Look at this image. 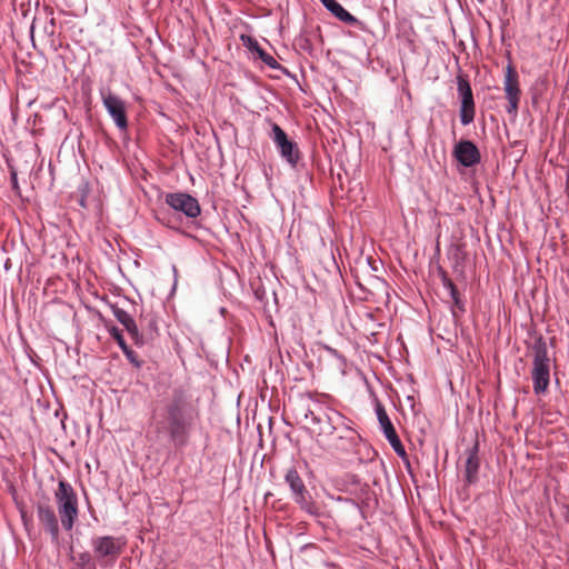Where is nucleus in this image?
Wrapping results in <instances>:
<instances>
[{
    "label": "nucleus",
    "instance_id": "obj_5",
    "mask_svg": "<svg viewBox=\"0 0 569 569\" xmlns=\"http://www.w3.org/2000/svg\"><path fill=\"white\" fill-rule=\"evenodd\" d=\"M284 482L289 486L292 500L301 510L310 516L318 517L320 508L313 500L311 493L307 489L302 478L295 467L287 469L284 473Z\"/></svg>",
    "mask_w": 569,
    "mask_h": 569
},
{
    "label": "nucleus",
    "instance_id": "obj_23",
    "mask_svg": "<svg viewBox=\"0 0 569 569\" xmlns=\"http://www.w3.org/2000/svg\"><path fill=\"white\" fill-rule=\"evenodd\" d=\"M256 47H257V53L259 56V58L268 66L270 67L271 69H278L280 67V64L277 62V60L270 56L269 53H267L264 50H262L258 43H256Z\"/></svg>",
    "mask_w": 569,
    "mask_h": 569
},
{
    "label": "nucleus",
    "instance_id": "obj_20",
    "mask_svg": "<svg viewBox=\"0 0 569 569\" xmlns=\"http://www.w3.org/2000/svg\"><path fill=\"white\" fill-rule=\"evenodd\" d=\"M96 559L87 551L78 553L73 557L74 566L77 569H97Z\"/></svg>",
    "mask_w": 569,
    "mask_h": 569
},
{
    "label": "nucleus",
    "instance_id": "obj_27",
    "mask_svg": "<svg viewBox=\"0 0 569 569\" xmlns=\"http://www.w3.org/2000/svg\"><path fill=\"white\" fill-rule=\"evenodd\" d=\"M328 350H329V352H330L331 355H333L335 357H337V358H339V359L341 358V356L339 355V352H338L336 349L328 348Z\"/></svg>",
    "mask_w": 569,
    "mask_h": 569
},
{
    "label": "nucleus",
    "instance_id": "obj_10",
    "mask_svg": "<svg viewBox=\"0 0 569 569\" xmlns=\"http://www.w3.org/2000/svg\"><path fill=\"white\" fill-rule=\"evenodd\" d=\"M503 90H505L506 99L508 100V106L506 107V111L509 114L516 116L518 112V107H519L520 89H519L518 74L511 64H508L506 68V73H505V79H503Z\"/></svg>",
    "mask_w": 569,
    "mask_h": 569
},
{
    "label": "nucleus",
    "instance_id": "obj_18",
    "mask_svg": "<svg viewBox=\"0 0 569 569\" xmlns=\"http://www.w3.org/2000/svg\"><path fill=\"white\" fill-rule=\"evenodd\" d=\"M479 458H478V446L476 445L472 449L469 450L468 457L466 460V480L469 483H473L478 479L479 472Z\"/></svg>",
    "mask_w": 569,
    "mask_h": 569
},
{
    "label": "nucleus",
    "instance_id": "obj_26",
    "mask_svg": "<svg viewBox=\"0 0 569 569\" xmlns=\"http://www.w3.org/2000/svg\"><path fill=\"white\" fill-rule=\"evenodd\" d=\"M242 40L243 42L252 50H254L257 52V47H256V43H258L256 40H253L251 37H247L244 39V37H242Z\"/></svg>",
    "mask_w": 569,
    "mask_h": 569
},
{
    "label": "nucleus",
    "instance_id": "obj_13",
    "mask_svg": "<svg viewBox=\"0 0 569 569\" xmlns=\"http://www.w3.org/2000/svg\"><path fill=\"white\" fill-rule=\"evenodd\" d=\"M37 518L40 526L50 535L52 542L59 540V522L53 508L47 503L37 506Z\"/></svg>",
    "mask_w": 569,
    "mask_h": 569
},
{
    "label": "nucleus",
    "instance_id": "obj_15",
    "mask_svg": "<svg viewBox=\"0 0 569 569\" xmlns=\"http://www.w3.org/2000/svg\"><path fill=\"white\" fill-rule=\"evenodd\" d=\"M442 286L448 290L452 300L451 313L453 319H458L466 311L465 301L460 298V293L456 284L446 274L442 276Z\"/></svg>",
    "mask_w": 569,
    "mask_h": 569
},
{
    "label": "nucleus",
    "instance_id": "obj_25",
    "mask_svg": "<svg viewBox=\"0 0 569 569\" xmlns=\"http://www.w3.org/2000/svg\"><path fill=\"white\" fill-rule=\"evenodd\" d=\"M11 186L14 191H19V183H18V177L17 172L14 170L11 171Z\"/></svg>",
    "mask_w": 569,
    "mask_h": 569
},
{
    "label": "nucleus",
    "instance_id": "obj_28",
    "mask_svg": "<svg viewBox=\"0 0 569 569\" xmlns=\"http://www.w3.org/2000/svg\"><path fill=\"white\" fill-rule=\"evenodd\" d=\"M33 30H34V24L32 23V26H31V30H30V32H31V38H33Z\"/></svg>",
    "mask_w": 569,
    "mask_h": 569
},
{
    "label": "nucleus",
    "instance_id": "obj_22",
    "mask_svg": "<svg viewBox=\"0 0 569 569\" xmlns=\"http://www.w3.org/2000/svg\"><path fill=\"white\" fill-rule=\"evenodd\" d=\"M46 16L48 21L43 26V31L48 37H54L56 34V20L53 17V11L51 9L46 8Z\"/></svg>",
    "mask_w": 569,
    "mask_h": 569
},
{
    "label": "nucleus",
    "instance_id": "obj_9",
    "mask_svg": "<svg viewBox=\"0 0 569 569\" xmlns=\"http://www.w3.org/2000/svg\"><path fill=\"white\" fill-rule=\"evenodd\" d=\"M166 203L174 211L182 212L188 218H197L201 212L198 200L188 193H168L166 196Z\"/></svg>",
    "mask_w": 569,
    "mask_h": 569
},
{
    "label": "nucleus",
    "instance_id": "obj_19",
    "mask_svg": "<svg viewBox=\"0 0 569 569\" xmlns=\"http://www.w3.org/2000/svg\"><path fill=\"white\" fill-rule=\"evenodd\" d=\"M375 410L383 436L387 438L397 433L385 407L380 402L376 403Z\"/></svg>",
    "mask_w": 569,
    "mask_h": 569
},
{
    "label": "nucleus",
    "instance_id": "obj_24",
    "mask_svg": "<svg viewBox=\"0 0 569 569\" xmlns=\"http://www.w3.org/2000/svg\"><path fill=\"white\" fill-rule=\"evenodd\" d=\"M295 44L300 50H303V51H306L308 53H310L312 51V44H311L310 40L306 36H299L296 39Z\"/></svg>",
    "mask_w": 569,
    "mask_h": 569
},
{
    "label": "nucleus",
    "instance_id": "obj_8",
    "mask_svg": "<svg viewBox=\"0 0 569 569\" xmlns=\"http://www.w3.org/2000/svg\"><path fill=\"white\" fill-rule=\"evenodd\" d=\"M457 90L460 98V122L468 126L475 119L476 107L471 86L463 76L457 77Z\"/></svg>",
    "mask_w": 569,
    "mask_h": 569
},
{
    "label": "nucleus",
    "instance_id": "obj_21",
    "mask_svg": "<svg viewBox=\"0 0 569 569\" xmlns=\"http://www.w3.org/2000/svg\"><path fill=\"white\" fill-rule=\"evenodd\" d=\"M386 439L389 441L391 448L399 457L406 458V449L397 433H395L393 436H389Z\"/></svg>",
    "mask_w": 569,
    "mask_h": 569
},
{
    "label": "nucleus",
    "instance_id": "obj_3",
    "mask_svg": "<svg viewBox=\"0 0 569 569\" xmlns=\"http://www.w3.org/2000/svg\"><path fill=\"white\" fill-rule=\"evenodd\" d=\"M532 382L536 395L543 393L550 381V358L546 340L540 336L535 340Z\"/></svg>",
    "mask_w": 569,
    "mask_h": 569
},
{
    "label": "nucleus",
    "instance_id": "obj_6",
    "mask_svg": "<svg viewBox=\"0 0 569 569\" xmlns=\"http://www.w3.org/2000/svg\"><path fill=\"white\" fill-rule=\"evenodd\" d=\"M303 417L311 423L312 432L319 436H331L337 429V423L342 420L338 411L323 409L318 402H313V407H308Z\"/></svg>",
    "mask_w": 569,
    "mask_h": 569
},
{
    "label": "nucleus",
    "instance_id": "obj_14",
    "mask_svg": "<svg viewBox=\"0 0 569 569\" xmlns=\"http://www.w3.org/2000/svg\"><path fill=\"white\" fill-rule=\"evenodd\" d=\"M112 312L116 319L126 328L132 340L137 346L144 343L142 335L139 332L136 321L133 318L123 309L119 307H112Z\"/></svg>",
    "mask_w": 569,
    "mask_h": 569
},
{
    "label": "nucleus",
    "instance_id": "obj_16",
    "mask_svg": "<svg viewBox=\"0 0 569 569\" xmlns=\"http://www.w3.org/2000/svg\"><path fill=\"white\" fill-rule=\"evenodd\" d=\"M109 333L117 341L119 348L121 349L128 361L136 368H141L142 361L139 360L138 355L127 345L121 333V330L117 327H111L109 329Z\"/></svg>",
    "mask_w": 569,
    "mask_h": 569
},
{
    "label": "nucleus",
    "instance_id": "obj_1",
    "mask_svg": "<svg viewBox=\"0 0 569 569\" xmlns=\"http://www.w3.org/2000/svg\"><path fill=\"white\" fill-rule=\"evenodd\" d=\"M186 406L184 391L176 388L171 397L153 410L150 427L157 440L168 436L176 447L187 443L190 422L186 416Z\"/></svg>",
    "mask_w": 569,
    "mask_h": 569
},
{
    "label": "nucleus",
    "instance_id": "obj_2",
    "mask_svg": "<svg viewBox=\"0 0 569 569\" xmlns=\"http://www.w3.org/2000/svg\"><path fill=\"white\" fill-rule=\"evenodd\" d=\"M54 499L62 528L66 531H71L79 513L78 497L74 489L68 481L60 480L54 492Z\"/></svg>",
    "mask_w": 569,
    "mask_h": 569
},
{
    "label": "nucleus",
    "instance_id": "obj_17",
    "mask_svg": "<svg viewBox=\"0 0 569 569\" xmlns=\"http://www.w3.org/2000/svg\"><path fill=\"white\" fill-rule=\"evenodd\" d=\"M325 8L330 11L337 19L347 23V24H356L358 23V19L352 16L349 11H347L338 1L336 0H320Z\"/></svg>",
    "mask_w": 569,
    "mask_h": 569
},
{
    "label": "nucleus",
    "instance_id": "obj_12",
    "mask_svg": "<svg viewBox=\"0 0 569 569\" xmlns=\"http://www.w3.org/2000/svg\"><path fill=\"white\" fill-rule=\"evenodd\" d=\"M453 157L466 168L473 167L481 160L479 149L470 140H460L457 142L453 149Z\"/></svg>",
    "mask_w": 569,
    "mask_h": 569
},
{
    "label": "nucleus",
    "instance_id": "obj_11",
    "mask_svg": "<svg viewBox=\"0 0 569 569\" xmlns=\"http://www.w3.org/2000/svg\"><path fill=\"white\" fill-rule=\"evenodd\" d=\"M102 102L116 126L120 130H126L128 128V120L124 102L111 92L102 93Z\"/></svg>",
    "mask_w": 569,
    "mask_h": 569
},
{
    "label": "nucleus",
    "instance_id": "obj_4",
    "mask_svg": "<svg viewBox=\"0 0 569 569\" xmlns=\"http://www.w3.org/2000/svg\"><path fill=\"white\" fill-rule=\"evenodd\" d=\"M126 546L121 537L98 536L91 539V548L94 559L101 568L112 567Z\"/></svg>",
    "mask_w": 569,
    "mask_h": 569
},
{
    "label": "nucleus",
    "instance_id": "obj_7",
    "mask_svg": "<svg viewBox=\"0 0 569 569\" xmlns=\"http://www.w3.org/2000/svg\"><path fill=\"white\" fill-rule=\"evenodd\" d=\"M270 138L276 144L281 158L284 159L291 167H296L300 159L298 144L289 140L287 133L277 123H272L271 126Z\"/></svg>",
    "mask_w": 569,
    "mask_h": 569
}]
</instances>
